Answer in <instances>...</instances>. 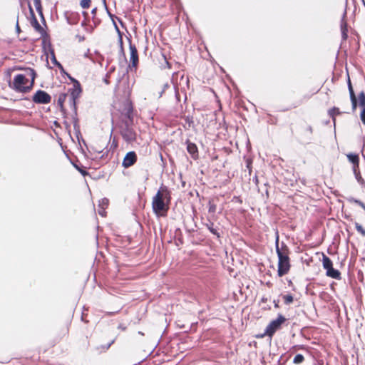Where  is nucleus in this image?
Returning <instances> with one entry per match:
<instances>
[{
	"mask_svg": "<svg viewBox=\"0 0 365 365\" xmlns=\"http://www.w3.org/2000/svg\"><path fill=\"white\" fill-rule=\"evenodd\" d=\"M283 299L285 304H289L293 302V297L290 294L284 295Z\"/></svg>",
	"mask_w": 365,
	"mask_h": 365,
	"instance_id": "14",
	"label": "nucleus"
},
{
	"mask_svg": "<svg viewBox=\"0 0 365 365\" xmlns=\"http://www.w3.org/2000/svg\"><path fill=\"white\" fill-rule=\"evenodd\" d=\"M276 252L278 256V270L279 277L286 274L290 269L289 258L288 257V250L286 246L279 247V237H276Z\"/></svg>",
	"mask_w": 365,
	"mask_h": 365,
	"instance_id": "3",
	"label": "nucleus"
},
{
	"mask_svg": "<svg viewBox=\"0 0 365 365\" xmlns=\"http://www.w3.org/2000/svg\"><path fill=\"white\" fill-rule=\"evenodd\" d=\"M39 27H40V26L38 24V23H37V22H36V29H38Z\"/></svg>",
	"mask_w": 365,
	"mask_h": 365,
	"instance_id": "24",
	"label": "nucleus"
},
{
	"mask_svg": "<svg viewBox=\"0 0 365 365\" xmlns=\"http://www.w3.org/2000/svg\"><path fill=\"white\" fill-rule=\"evenodd\" d=\"M170 200L169 192L161 187L153 197L152 207L154 213L158 217L165 216L169 208Z\"/></svg>",
	"mask_w": 365,
	"mask_h": 365,
	"instance_id": "2",
	"label": "nucleus"
},
{
	"mask_svg": "<svg viewBox=\"0 0 365 365\" xmlns=\"http://www.w3.org/2000/svg\"><path fill=\"white\" fill-rule=\"evenodd\" d=\"M34 101L38 103H48L51 101V96L43 91H38L34 96Z\"/></svg>",
	"mask_w": 365,
	"mask_h": 365,
	"instance_id": "7",
	"label": "nucleus"
},
{
	"mask_svg": "<svg viewBox=\"0 0 365 365\" xmlns=\"http://www.w3.org/2000/svg\"><path fill=\"white\" fill-rule=\"evenodd\" d=\"M136 161V155L134 152H129L125 156L123 161V166L128 168L133 165Z\"/></svg>",
	"mask_w": 365,
	"mask_h": 365,
	"instance_id": "8",
	"label": "nucleus"
},
{
	"mask_svg": "<svg viewBox=\"0 0 365 365\" xmlns=\"http://www.w3.org/2000/svg\"><path fill=\"white\" fill-rule=\"evenodd\" d=\"M16 31H17V32H19V31H20V28H19V24H16Z\"/></svg>",
	"mask_w": 365,
	"mask_h": 365,
	"instance_id": "23",
	"label": "nucleus"
},
{
	"mask_svg": "<svg viewBox=\"0 0 365 365\" xmlns=\"http://www.w3.org/2000/svg\"><path fill=\"white\" fill-rule=\"evenodd\" d=\"M355 227L359 232H360L363 236H365V230L361 225L356 223Z\"/></svg>",
	"mask_w": 365,
	"mask_h": 365,
	"instance_id": "17",
	"label": "nucleus"
},
{
	"mask_svg": "<svg viewBox=\"0 0 365 365\" xmlns=\"http://www.w3.org/2000/svg\"><path fill=\"white\" fill-rule=\"evenodd\" d=\"M352 201L365 210V205L362 202L357 200H353Z\"/></svg>",
	"mask_w": 365,
	"mask_h": 365,
	"instance_id": "21",
	"label": "nucleus"
},
{
	"mask_svg": "<svg viewBox=\"0 0 365 365\" xmlns=\"http://www.w3.org/2000/svg\"><path fill=\"white\" fill-rule=\"evenodd\" d=\"M53 61L55 64L58 65L59 67H61V64L58 63L55 58V56L53 55Z\"/></svg>",
	"mask_w": 365,
	"mask_h": 365,
	"instance_id": "22",
	"label": "nucleus"
},
{
	"mask_svg": "<svg viewBox=\"0 0 365 365\" xmlns=\"http://www.w3.org/2000/svg\"><path fill=\"white\" fill-rule=\"evenodd\" d=\"M100 215H101L102 216H103L104 215V212H99Z\"/></svg>",
	"mask_w": 365,
	"mask_h": 365,
	"instance_id": "25",
	"label": "nucleus"
},
{
	"mask_svg": "<svg viewBox=\"0 0 365 365\" xmlns=\"http://www.w3.org/2000/svg\"><path fill=\"white\" fill-rule=\"evenodd\" d=\"M187 151L192 155L197 153V147L194 143H188L187 147Z\"/></svg>",
	"mask_w": 365,
	"mask_h": 365,
	"instance_id": "10",
	"label": "nucleus"
},
{
	"mask_svg": "<svg viewBox=\"0 0 365 365\" xmlns=\"http://www.w3.org/2000/svg\"><path fill=\"white\" fill-rule=\"evenodd\" d=\"M80 93H81V89L79 88V85L74 84L73 89L71 93L73 98H75L78 97V95L80 94Z\"/></svg>",
	"mask_w": 365,
	"mask_h": 365,
	"instance_id": "11",
	"label": "nucleus"
},
{
	"mask_svg": "<svg viewBox=\"0 0 365 365\" xmlns=\"http://www.w3.org/2000/svg\"><path fill=\"white\" fill-rule=\"evenodd\" d=\"M349 93H350V98H354L355 94L354 93L350 81H349Z\"/></svg>",
	"mask_w": 365,
	"mask_h": 365,
	"instance_id": "18",
	"label": "nucleus"
},
{
	"mask_svg": "<svg viewBox=\"0 0 365 365\" xmlns=\"http://www.w3.org/2000/svg\"><path fill=\"white\" fill-rule=\"evenodd\" d=\"M130 61H132L133 66H135L138 63V61L137 50L134 46H130Z\"/></svg>",
	"mask_w": 365,
	"mask_h": 365,
	"instance_id": "9",
	"label": "nucleus"
},
{
	"mask_svg": "<svg viewBox=\"0 0 365 365\" xmlns=\"http://www.w3.org/2000/svg\"><path fill=\"white\" fill-rule=\"evenodd\" d=\"M36 77L35 71L31 68H26L22 73L17 74L10 86L19 92H27L34 85Z\"/></svg>",
	"mask_w": 365,
	"mask_h": 365,
	"instance_id": "1",
	"label": "nucleus"
},
{
	"mask_svg": "<svg viewBox=\"0 0 365 365\" xmlns=\"http://www.w3.org/2000/svg\"><path fill=\"white\" fill-rule=\"evenodd\" d=\"M322 264L324 269H326L327 276L333 279H339L340 272L333 268V264L331 259L326 255H323Z\"/></svg>",
	"mask_w": 365,
	"mask_h": 365,
	"instance_id": "4",
	"label": "nucleus"
},
{
	"mask_svg": "<svg viewBox=\"0 0 365 365\" xmlns=\"http://www.w3.org/2000/svg\"><path fill=\"white\" fill-rule=\"evenodd\" d=\"M351 103H352V108H353V110H355L356 108V96H354V98H351Z\"/></svg>",
	"mask_w": 365,
	"mask_h": 365,
	"instance_id": "20",
	"label": "nucleus"
},
{
	"mask_svg": "<svg viewBox=\"0 0 365 365\" xmlns=\"http://www.w3.org/2000/svg\"><path fill=\"white\" fill-rule=\"evenodd\" d=\"M91 5V0H81V6L83 9H88Z\"/></svg>",
	"mask_w": 365,
	"mask_h": 365,
	"instance_id": "16",
	"label": "nucleus"
},
{
	"mask_svg": "<svg viewBox=\"0 0 365 365\" xmlns=\"http://www.w3.org/2000/svg\"><path fill=\"white\" fill-rule=\"evenodd\" d=\"M361 120L363 122V123L365 125V108L362 109V111L361 113Z\"/></svg>",
	"mask_w": 365,
	"mask_h": 365,
	"instance_id": "19",
	"label": "nucleus"
},
{
	"mask_svg": "<svg viewBox=\"0 0 365 365\" xmlns=\"http://www.w3.org/2000/svg\"><path fill=\"white\" fill-rule=\"evenodd\" d=\"M304 361V356L299 354H297L294 358V364H301L302 362H303Z\"/></svg>",
	"mask_w": 365,
	"mask_h": 365,
	"instance_id": "13",
	"label": "nucleus"
},
{
	"mask_svg": "<svg viewBox=\"0 0 365 365\" xmlns=\"http://www.w3.org/2000/svg\"><path fill=\"white\" fill-rule=\"evenodd\" d=\"M329 114L330 115V116H331L333 118L334 122H335L334 116L336 115H339L340 114V111H339V108H331V109H330L329 110Z\"/></svg>",
	"mask_w": 365,
	"mask_h": 365,
	"instance_id": "12",
	"label": "nucleus"
},
{
	"mask_svg": "<svg viewBox=\"0 0 365 365\" xmlns=\"http://www.w3.org/2000/svg\"><path fill=\"white\" fill-rule=\"evenodd\" d=\"M284 322L285 318L283 316L279 315L277 319L272 321L267 327L265 334L269 336H272Z\"/></svg>",
	"mask_w": 365,
	"mask_h": 365,
	"instance_id": "5",
	"label": "nucleus"
},
{
	"mask_svg": "<svg viewBox=\"0 0 365 365\" xmlns=\"http://www.w3.org/2000/svg\"><path fill=\"white\" fill-rule=\"evenodd\" d=\"M359 105L364 108H365V94L361 93L359 94Z\"/></svg>",
	"mask_w": 365,
	"mask_h": 365,
	"instance_id": "15",
	"label": "nucleus"
},
{
	"mask_svg": "<svg viewBox=\"0 0 365 365\" xmlns=\"http://www.w3.org/2000/svg\"><path fill=\"white\" fill-rule=\"evenodd\" d=\"M347 158L349 160L353 163V170L355 175L356 178L359 182L361 181V177L360 176L359 171L358 170L359 168V156L357 155L354 154H348Z\"/></svg>",
	"mask_w": 365,
	"mask_h": 365,
	"instance_id": "6",
	"label": "nucleus"
}]
</instances>
